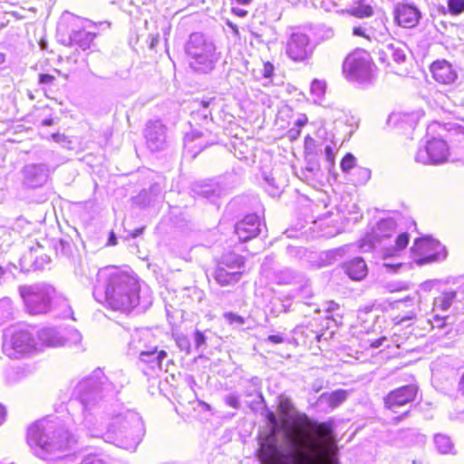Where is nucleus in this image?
<instances>
[{
  "instance_id": "f257e3e1",
  "label": "nucleus",
  "mask_w": 464,
  "mask_h": 464,
  "mask_svg": "<svg viewBox=\"0 0 464 464\" xmlns=\"http://www.w3.org/2000/svg\"><path fill=\"white\" fill-rule=\"evenodd\" d=\"M118 392L117 387L105 377L101 370L81 380L75 386L73 394L82 405L84 426L92 430L99 422L98 416L104 413V398H113Z\"/></svg>"
},
{
  "instance_id": "f03ea898",
  "label": "nucleus",
  "mask_w": 464,
  "mask_h": 464,
  "mask_svg": "<svg viewBox=\"0 0 464 464\" xmlns=\"http://www.w3.org/2000/svg\"><path fill=\"white\" fill-rule=\"evenodd\" d=\"M97 278L103 285L105 299L111 309L129 312L138 305L140 286L133 274L111 266L100 269Z\"/></svg>"
},
{
  "instance_id": "7ed1b4c3",
  "label": "nucleus",
  "mask_w": 464,
  "mask_h": 464,
  "mask_svg": "<svg viewBox=\"0 0 464 464\" xmlns=\"http://www.w3.org/2000/svg\"><path fill=\"white\" fill-rule=\"evenodd\" d=\"M26 439L34 454L43 459L69 450L76 442L67 430L49 419L31 424L27 429Z\"/></svg>"
},
{
  "instance_id": "20e7f679",
  "label": "nucleus",
  "mask_w": 464,
  "mask_h": 464,
  "mask_svg": "<svg viewBox=\"0 0 464 464\" xmlns=\"http://www.w3.org/2000/svg\"><path fill=\"white\" fill-rule=\"evenodd\" d=\"M145 433L140 416L127 411L116 416L109 417L106 440L130 451H134Z\"/></svg>"
},
{
  "instance_id": "39448f33",
  "label": "nucleus",
  "mask_w": 464,
  "mask_h": 464,
  "mask_svg": "<svg viewBox=\"0 0 464 464\" xmlns=\"http://www.w3.org/2000/svg\"><path fill=\"white\" fill-rule=\"evenodd\" d=\"M395 229L396 224L393 219H382L360 240V249L362 252L380 249L384 260L397 256L398 253L408 246L409 234H400L395 239V244L391 245L390 239Z\"/></svg>"
},
{
  "instance_id": "423d86ee",
  "label": "nucleus",
  "mask_w": 464,
  "mask_h": 464,
  "mask_svg": "<svg viewBox=\"0 0 464 464\" xmlns=\"http://www.w3.org/2000/svg\"><path fill=\"white\" fill-rule=\"evenodd\" d=\"M185 52L189 67L201 73L210 72L219 59L214 42L200 33L190 34Z\"/></svg>"
},
{
  "instance_id": "0eeeda50",
  "label": "nucleus",
  "mask_w": 464,
  "mask_h": 464,
  "mask_svg": "<svg viewBox=\"0 0 464 464\" xmlns=\"http://www.w3.org/2000/svg\"><path fill=\"white\" fill-rule=\"evenodd\" d=\"M375 70L371 54L363 49H356L349 53L343 64L345 78L358 83L371 82L375 77Z\"/></svg>"
},
{
  "instance_id": "6e6552de",
  "label": "nucleus",
  "mask_w": 464,
  "mask_h": 464,
  "mask_svg": "<svg viewBox=\"0 0 464 464\" xmlns=\"http://www.w3.org/2000/svg\"><path fill=\"white\" fill-rule=\"evenodd\" d=\"M153 336L149 330H137L130 337L129 353L138 354L140 361L148 363L150 368H161V363L167 356L165 351H158L155 344H151Z\"/></svg>"
},
{
  "instance_id": "1a4fd4ad",
  "label": "nucleus",
  "mask_w": 464,
  "mask_h": 464,
  "mask_svg": "<svg viewBox=\"0 0 464 464\" xmlns=\"http://www.w3.org/2000/svg\"><path fill=\"white\" fill-rule=\"evenodd\" d=\"M19 292L27 311L32 314L47 313L55 295V289L43 283L22 285Z\"/></svg>"
},
{
  "instance_id": "9d476101",
  "label": "nucleus",
  "mask_w": 464,
  "mask_h": 464,
  "mask_svg": "<svg viewBox=\"0 0 464 464\" xmlns=\"http://www.w3.org/2000/svg\"><path fill=\"white\" fill-rule=\"evenodd\" d=\"M4 353L12 359H20L38 352L34 334L28 329H16L3 343Z\"/></svg>"
},
{
  "instance_id": "9b49d317",
  "label": "nucleus",
  "mask_w": 464,
  "mask_h": 464,
  "mask_svg": "<svg viewBox=\"0 0 464 464\" xmlns=\"http://www.w3.org/2000/svg\"><path fill=\"white\" fill-rule=\"evenodd\" d=\"M411 252L415 263L419 266L446 258L445 247L439 241L430 237L416 239L411 246Z\"/></svg>"
},
{
  "instance_id": "f8f14e48",
  "label": "nucleus",
  "mask_w": 464,
  "mask_h": 464,
  "mask_svg": "<svg viewBox=\"0 0 464 464\" xmlns=\"http://www.w3.org/2000/svg\"><path fill=\"white\" fill-rule=\"evenodd\" d=\"M449 146L441 139L427 141L424 148H420L415 154V161L424 165H438L448 160Z\"/></svg>"
},
{
  "instance_id": "ddd939ff",
  "label": "nucleus",
  "mask_w": 464,
  "mask_h": 464,
  "mask_svg": "<svg viewBox=\"0 0 464 464\" xmlns=\"http://www.w3.org/2000/svg\"><path fill=\"white\" fill-rule=\"evenodd\" d=\"M313 53L308 36L303 33H293L286 44V54L295 62H304Z\"/></svg>"
},
{
  "instance_id": "4468645a",
  "label": "nucleus",
  "mask_w": 464,
  "mask_h": 464,
  "mask_svg": "<svg viewBox=\"0 0 464 464\" xmlns=\"http://www.w3.org/2000/svg\"><path fill=\"white\" fill-rule=\"evenodd\" d=\"M21 174L24 187L27 188H37L43 187L47 182L50 169L46 164L30 163L22 168Z\"/></svg>"
},
{
  "instance_id": "2eb2a0df",
  "label": "nucleus",
  "mask_w": 464,
  "mask_h": 464,
  "mask_svg": "<svg viewBox=\"0 0 464 464\" xmlns=\"http://www.w3.org/2000/svg\"><path fill=\"white\" fill-rule=\"evenodd\" d=\"M217 142V137L208 130H192L184 138L186 149L196 157L202 150Z\"/></svg>"
},
{
  "instance_id": "dca6fc26",
  "label": "nucleus",
  "mask_w": 464,
  "mask_h": 464,
  "mask_svg": "<svg viewBox=\"0 0 464 464\" xmlns=\"http://www.w3.org/2000/svg\"><path fill=\"white\" fill-rule=\"evenodd\" d=\"M418 388L413 384L405 385L392 391L384 399L385 406L392 411L415 400Z\"/></svg>"
},
{
  "instance_id": "f3484780",
  "label": "nucleus",
  "mask_w": 464,
  "mask_h": 464,
  "mask_svg": "<svg viewBox=\"0 0 464 464\" xmlns=\"http://www.w3.org/2000/svg\"><path fill=\"white\" fill-rule=\"evenodd\" d=\"M148 147L153 150H163L166 145V127L160 121H150L145 130Z\"/></svg>"
},
{
  "instance_id": "a211bd4d",
  "label": "nucleus",
  "mask_w": 464,
  "mask_h": 464,
  "mask_svg": "<svg viewBox=\"0 0 464 464\" xmlns=\"http://www.w3.org/2000/svg\"><path fill=\"white\" fill-rule=\"evenodd\" d=\"M261 221L256 214L247 215L237 223L235 232L240 241H247L256 237L260 232Z\"/></svg>"
},
{
  "instance_id": "6ab92c4d",
  "label": "nucleus",
  "mask_w": 464,
  "mask_h": 464,
  "mask_svg": "<svg viewBox=\"0 0 464 464\" xmlns=\"http://www.w3.org/2000/svg\"><path fill=\"white\" fill-rule=\"evenodd\" d=\"M396 23L404 28L415 27L420 19V12L411 5L401 4L397 5L394 12Z\"/></svg>"
},
{
  "instance_id": "aec40b11",
  "label": "nucleus",
  "mask_w": 464,
  "mask_h": 464,
  "mask_svg": "<svg viewBox=\"0 0 464 464\" xmlns=\"http://www.w3.org/2000/svg\"><path fill=\"white\" fill-rule=\"evenodd\" d=\"M434 80L442 84L453 83L457 79V72L452 65L445 60L436 61L430 66Z\"/></svg>"
},
{
  "instance_id": "412c9836",
  "label": "nucleus",
  "mask_w": 464,
  "mask_h": 464,
  "mask_svg": "<svg viewBox=\"0 0 464 464\" xmlns=\"http://www.w3.org/2000/svg\"><path fill=\"white\" fill-rule=\"evenodd\" d=\"M36 343L38 351L42 350L44 346L58 347L64 345V336L62 332L53 327H44L39 330L36 334Z\"/></svg>"
},
{
  "instance_id": "4be33fe9",
  "label": "nucleus",
  "mask_w": 464,
  "mask_h": 464,
  "mask_svg": "<svg viewBox=\"0 0 464 464\" xmlns=\"http://www.w3.org/2000/svg\"><path fill=\"white\" fill-rule=\"evenodd\" d=\"M316 452L311 453L308 451L304 452V458L292 457V459L287 464H325L322 459L324 448L321 446L316 447ZM329 464H339L338 460L331 458Z\"/></svg>"
},
{
  "instance_id": "5701e85b",
  "label": "nucleus",
  "mask_w": 464,
  "mask_h": 464,
  "mask_svg": "<svg viewBox=\"0 0 464 464\" xmlns=\"http://www.w3.org/2000/svg\"><path fill=\"white\" fill-rule=\"evenodd\" d=\"M347 276L355 281H360L367 275V266L361 257H355L347 262L344 266Z\"/></svg>"
},
{
  "instance_id": "b1692460",
  "label": "nucleus",
  "mask_w": 464,
  "mask_h": 464,
  "mask_svg": "<svg viewBox=\"0 0 464 464\" xmlns=\"http://www.w3.org/2000/svg\"><path fill=\"white\" fill-rule=\"evenodd\" d=\"M242 276V271H231L224 266H218L215 271V280L222 286L237 283Z\"/></svg>"
},
{
  "instance_id": "393cba45",
  "label": "nucleus",
  "mask_w": 464,
  "mask_h": 464,
  "mask_svg": "<svg viewBox=\"0 0 464 464\" xmlns=\"http://www.w3.org/2000/svg\"><path fill=\"white\" fill-rule=\"evenodd\" d=\"M95 38V34L82 30H73L70 34L72 44L79 46L82 50L90 48Z\"/></svg>"
},
{
  "instance_id": "a878e982",
  "label": "nucleus",
  "mask_w": 464,
  "mask_h": 464,
  "mask_svg": "<svg viewBox=\"0 0 464 464\" xmlns=\"http://www.w3.org/2000/svg\"><path fill=\"white\" fill-rule=\"evenodd\" d=\"M457 294L455 291L444 292L440 295L437 296L433 300V313L439 311L446 312L450 309L454 300L456 299Z\"/></svg>"
},
{
  "instance_id": "bb28decb",
  "label": "nucleus",
  "mask_w": 464,
  "mask_h": 464,
  "mask_svg": "<svg viewBox=\"0 0 464 464\" xmlns=\"http://www.w3.org/2000/svg\"><path fill=\"white\" fill-rule=\"evenodd\" d=\"M218 266H224L231 271H242L243 274L245 268V260L239 255L229 253L222 257Z\"/></svg>"
},
{
  "instance_id": "cd10ccee",
  "label": "nucleus",
  "mask_w": 464,
  "mask_h": 464,
  "mask_svg": "<svg viewBox=\"0 0 464 464\" xmlns=\"http://www.w3.org/2000/svg\"><path fill=\"white\" fill-rule=\"evenodd\" d=\"M348 396V392L344 390H337L331 393L324 392L320 396L321 401H325L328 405L334 409L342 404Z\"/></svg>"
},
{
  "instance_id": "c85d7f7f",
  "label": "nucleus",
  "mask_w": 464,
  "mask_h": 464,
  "mask_svg": "<svg viewBox=\"0 0 464 464\" xmlns=\"http://www.w3.org/2000/svg\"><path fill=\"white\" fill-rule=\"evenodd\" d=\"M422 114L423 113L420 111H416V112H411V113H404L402 115L392 114L390 116L389 121H401V125H403L405 123V124H408L411 128H414L417 125L420 119L421 118Z\"/></svg>"
},
{
  "instance_id": "c756f323",
  "label": "nucleus",
  "mask_w": 464,
  "mask_h": 464,
  "mask_svg": "<svg viewBox=\"0 0 464 464\" xmlns=\"http://www.w3.org/2000/svg\"><path fill=\"white\" fill-rule=\"evenodd\" d=\"M434 444L441 454H449L453 451V443L450 438L445 434L438 433L434 436Z\"/></svg>"
},
{
  "instance_id": "7c9ffc66",
  "label": "nucleus",
  "mask_w": 464,
  "mask_h": 464,
  "mask_svg": "<svg viewBox=\"0 0 464 464\" xmlns=\"http://www.w3.org/2000/svg\"><path fill=\"white\" fill-rule=\"evenodd\" d=\"M326 91V82L324 81L314 79L310 86V93L314 102H320Z\"/></svg>"
},
{
  "instance_id": "2f4dec72",
  "label": "nucleus",
  "mask_w": 464,
  "mask_h": 464,
  "mask_svg": "<svg viewBox=\"0 0 464 464\" xmlns=\"http://www.w3.org/2000/svg\"><path fill=\"white\" fill-rule=\"evenodd\" d=\"M372 36L378 41H384L389 36L388 29L385 25L383 19H376L373 22Z\"/></svg>"
},
{
  "instance_id": "473e14b6",
  "label": "nucleus",
  "mask_w": 464,
  "mask_h": 464,
  "mask_svg": "<svg viewBox=\"0 0 464 464\" xmlns=\"http://www.w3.org/2000/svg\"><path fill=\"white\" fill-rule=\"evenodd\" d=\"M6 381L8 383H14L25 377L27 371L22 367L10 368L6 371Z\"/></svg>"
},
{
  "instance_id": "72a5a7b5",
  "label": "nucleus",
  "mask_w": 464,
  "mask_h": 464,
  "mask_svg": "<svg viewBox=\"0 0 464 464\" xmlns=\"http://www.w3.org/2000/svg\"><path fill=\"white\" fill-rule=\"evenodd\" d=\"M406 45L401 42L394 41V56L393 62L395 63H402L406 61Z\"/></svg>"
},
{
  "instance_id": "f704fd0d",
  "label": "nucleus",
  "mask_w": 464,
  "mask_h": 464,
  "mask_svg": "<svg viewBox=\"0 0 464 464\" xmlns=\"http://www.w3.org/2000/svg\"><path fill=\"white\" fill-rule=\"evenodd\" d=\"M394 56V41L386 44L380 51V60L383 63H387L388 65H391L392 62H393Z\"/></svg>"
},
{
  "instance_id": "c9c22d12",
  "label": "nucleus",
  "mask_w": 464,
  "mask_h": 464,
  "mask_svg": "<svg viewBox=\"0 0 464 464\" xmlns=\"http://www.w3.org/2000/svg\"><path fill=\"white\" fill-rule=\"evenodd\" d=\"M65 344H78L82 341V334L76 329H70L62 333Z\"/></svg>"
},
{
  "instance_id": "e433bc0d",
  "label": "nucleus",
  "mask_w": 464,
  "mask_h": 464,
  "mask_svg": "<svg viewBox=\"0 0 464 464\" xmlns=\"http://www.w3.org/2000/svg\"><path fill=\"white\" fill-rule=\"evenodd\" d=\"M197 193L203 198L214 201L216 198L220 196V189H217L212 186L207 185L200 188L199 190H197Z\"/></svg>"
},
{
  "instance_id": "4c0bfd02",
  "label": "nucleus",
  "mask_w": 464,
  "mask_h": 464,
  "mask_svg": "<svg viewBox=\"0 0 464 464\" xmlns=\"http://www.w3.org/2000/svg\"><path fill=\"white\" fill-rule=\"evenodd\" d=\"M451 14H460L464 12V0H447Z\"/></svg>"
},
{
  "instance_id": "58836bf2",
  "label": "nucleus",
  "mask_w": 464,
  "mask_h": 464,
  "mask_svg": "<svg viewBox=\"0 0 464 464\" xmlns=\"http://www.w3.org/2000/svg\"><path fill=\"white\" fill-rule=\"evenodd\" d=\"M356 159L351 154L347 153L341 161V169L343 172L350 171L355 165Z\"/></svg>"
},
{
  "instance_id": "ea45409f",
  "label": "nucleus",
  "mask_w": 464,
  "mask_h": 464,
  "mask_svg": "<svg viewBox=\"0 0 464 464\" xmlns=\"http://www.w3.org/2000/svg\"><path fill=\"white\" fill-rule=\"evenodd\" d=\"M352 14L359 17H369L372 14V8L370 5H360L352 10Z\"/></svg>"
},
{
  "instance_id": "a19ab883",
  "label": "nucleus",
  "mask_w": 464,
  "mask_h": 464,
  "mask_svg": "<svg viewBox=\"0 0 464 464\" xmlns=\"http://www.w3.org/2000/svg\"><path fill=\"white\" fill-rule=\"evenodd\" d=\"M317 429L321 435L324 436L326 440L330 441L331 436L334 433L332 423L329 421L322 422L317 425Z\"/></svg>"
},
{
  "instance_id": "79ce46f5",
  "label": "nucleus",
  "mask_w": 464,
  "mask_h": 464,
  "mask_svg": "<svg viewBox=\"0 0 464 464\" xmlns=\"http://www.w3.org/2000/svg\"><path fill=\"white\" fill-rule=\"evenodd\" d=\"M280 412L285 418H287L293 409V405L288 399H281L278 405Z\"/></svg>"
},
{
  "instance_id": "37998d69",
  "label": "nucleus",
  "mask_w": 464,
  "mask_h": 464,
  "mask_svg": "<svg viewBox=\"0 0 464 464\" xmlns=\"http://www.w3.org/2000/svg\"><path fill=\"white\" fill-rule=\"evenodd\" d=\"M434 315L432 319H430L429 322L430 323L431 326L433 328H443L445 326V321L447 319L446 315H440L438 313H433Z\"/></svg>"
},
{
  "instance_id": "c03bdc74",
  "label": "nucleus",
  "mask_w": 464,
  "mask_h": 464,
  "mask_svg": "<svg viewBox=\"0 0 464 464\" xmlns=\"http://www.w3.org/2000/svg\"><path fill=\"white\" fill-rule=\"evenodd\" d=\"M224 317L229 324H237L238 325L245 324V319L242 316L231 312L225 313Z\"/></svg>"
},
{
  "instance_id": "a18cd8bd",
  "label": "nucleus",
  "mask_w": 464,
  "mask_h": 464,
  "mask_svg": "<svg viewBox=\"0 0 464 464\" xmlns=\"http://www.w3.org/2000/svg\"><path fill=\"white\" fill-rule=\"evenodd\" d=\"M194 342L197 350H202L206 345V337L200 331L197 330L194 334Z\"/></svg>"
},
{
  "instance_id": "49530a36",
  "label": "nucleus",
  "mask_w": 464,
  "mask_h": 464,
  "mask_svg": "<svg viewBox=\"0 0 464 464\" xmlns=\"http://www.w3.org/2000/svg\"><path fill=\"white\" fill-rule=\"evenodd\" d=\"M225 401L227 405L234 409H238L240 406L239 397L236 394H228L227 396H226Z\"/></svg>"
},
{
  "instance_id": "de8ad7c7",
  "label": "nucleus",
  "mask_w": 464,
  "mask_h": 464,
  "mask_svg": "<svg viewBox=\"0 0 464 464\" xmlns=\"http://www.w3.org/2000/svg\"><path fill=\"white\" fill-rule=\"evenodd\" d=\"M273 73H274V65L269 62L264 63L263 69H262L263 76L265 78H270V77H272Z\"/></svg>"
},
{
  "instance_id": "09e8293b",
  "label": "nucleus",
  "mask_w": 464,
  "mask_h": 464,
  "mask_svg": "<svg viewBox=\"0 0 464 464\" xmlns=\"http://www.w3.org/2000/svg\"><path fill=\"white\" fill-rule=\"evenodd\" d=\"M267 420L269 423L272 425L273 433H275L276 430L279 428V421L275 415L274 412L270 411L267 413Z\"/></svg>"
},
{
  "instance_id": "8fccbe9b",
  "label": "nucleus",
  "mask_w": 464,
  "mask_h": 464,
  "mask_svg": "<svg viewBox=\"0 0 464 464\" xmlns=\"http://www.w3.org/2000/svg\"><path fill=\"white\" fill-rule=\"evenodd\" d=\"M177 344L182 350H186L188 352L189 350V342L186 336H180L177 339Z\"/></svg>"
},
{
  "instance_id": "3c124183",
  "label": "nucleus",
  "mask_w": 464,
  "mask_h": 464,
  "mask_svg": "<svg viewBox=\"0 0 464 464\" xmlns=\"http://www.w3.org/2000/svg\"><path fill=\"white\" fill-rule=\"evenodd\" d=\"M55 77L48 73H41L39 75V82L43 84H50L54 81Z\"/></svg>"
},
{
  "instance_id": "603ef678",
  "label": "nucleus",
  "mask_w": 464,
  "mask_h": 464,
  "mask_svg": "<svg viewBox=\"0 0 464 464\" xmlns=\"http://www.w3.org/2000/svg\"><path fill=\"white\" fill-rule=\"evenodd\" d=\"M383 266L389 272H396L401 266H402V263L401 262H398V263L384 262Z\"/></svg>"
},
{
  "instance_id": "864d4df0",
  "label": "nucleus",
  "mask_w": 464,
  "mask_h": 464,
  "mask_svg": "<svg viewBox=\"0 0 464 464\" xmlns=\"http://www.w3.org/2000/svg\"><path fill=\"white\" fill-rule=\"evenodd\" d=\"M284 341L285 338L281 334H271L266 338V342L275 344L282 343Z\"/></svg>"
},
{
  "instance_id": "5fc2aeb1",
  "label": "nucleus",
  "mask_w": 464,
  "mask_h": 464,
  "mask_svg": "<svg viewBox=\"0 0 464 464\" xmlns=\"http://www.w3.org/2000/svg\"><path fill=\"white\" fill-rule=\"evenodd\" d=\"M353 33L354 35H357V36H362V37H366V38H370L371 37L370 34H367L365 33V29L362 28V26H355V27H353Z\"/></svg>"
},
{
  "instance_id": "6e6d98bb",
  "label": "nucleus",
  "mask_w": 464,
  "mask_h": 464,
  "mask_svg": "<svg viewBox=\"0 0 464 464\" xmlns=\"http://www.w3.org/2000/svg\"><path fill=\"white\" fill-rule=\"evenodd\" d=\"M339 309V304L334 301H330L326 304L325 311L327 314H331Z\"/></svg>"
},
{
  "instance_id": "4d7b16f0",
  "label": "nucleus",
  "mask_w": 464,
  "mask_h": 464,
  "mask_svg": "<svg viewBox=\"0 0 464 464\" xmlns=\"http://www.w3.org/2000/svg\"><path fill=\"white\" fill-rule=\"evenodd\" d=\"M324 153H325L326 160L330 163H333L334 156V150H333L332 147L331 146H326L324 148Z\"/></svg>"
},
{
  "instance_id": "13d9d810",
  "label": "nucleus",
  "mask_w": 464,
  "mask_h": 464,
  "mask_svg": "<svg viewBox=\"0 0 464 464\" xmlns=\"http://www.w3.org/2000/svg\"><path fill=\"white\" fill-rule=\"evenodd\" d=\"M307 121H308V120H307V117H306L305 115H304V114H303V115H300V116L296 119V121H295V125L296 127H298V129H300V128L304 127V126L307 123Z\"/></svg>"
},
{
  "instance_id": "bf43d9fd",
  "label": "nucleus",
  "mask_w": 464,
  "mask_h": 464,
  "mask_svg": "<svg viewBox=\"0 0 464 464\" xmlns=\"http://www.w3.org/2000/svg\"><path fill=\"white\" fill-rule=\"evenodd\" d=\"M232 12L239 17H245L247 14V11L237 7H233Z\"/></svg>"
},
{
  "instance_id": "052dcab7",
  "label": "nucleus",
  "mask_w": 464,
  "mask_h": 464,
  "mask_svg": "<svg viewBox=\"0 0 464 464\" xmlns=\"http://www.w3.org/2000/svg\"><path fill=\"white\" fill-rule=\"evenodd\" d=\"M276 453H277L276 446L274 444L268 445V452H267L266 458H270Z\"/></svg>"
},
{
  "instance_id": "680f3d73",
  "label": "nucleus",
  "mask_w": 464,
  "mask_h": 464,
  "mask_svg": "<svg viewBox=\"0 0 464 464\" xmlns=\"http://www.w3.org/2000/svg\"><path fill=\"white\" fill-rule=\"evenodd\" d=\"M300 129H291L289 131H288V134H289V137L291 139H296L299 135H300Z\"/></svg>"
},
{
  "instance_id": "e2e57ef3",
  "label": "nucleus",
  "mask_w": 464,
  "mask_h": 464,
  "mask_svg": "<svg viewBox=\"0 0 464 464\" xmlns=\"http://www.w3.org/2000/svg\"><path fill=\"white\" fill-rule=\"evenodd\" d=\"M387 339L386 337H382L380 339H377L372 343V347L378 348L382 345L383 342H385Z\"/></svg>"
},
{
  "instance_id": "0e129e2a",
  "label": "nucleus",
  "mask_w": 464,
  "mask_h": 464,
  "mask_svg": "<svg viewBox=\"0 0 464 464\" xmlns=\"http://www.w3.org/2000/svg\"><path fill=\"white\" fill-rule=\"evenodd\" d=\"M286 277L283 280H279L278 283L279 284H289L291 279L293 278V276H292V273L289 272V271H286Z\"/></svg>"
},
{
  "instance_id": "69168bd1",
  "label": "nucleus",
  "mask_w": 464,
  "mask_h": 464,
  "mask_svg": "<svg viewBox=\"0 0 464 464\" xmlns=\"http://www.w3.org/2000/svg\"><path fill=\"white\" fill-rule=\"evenodd\" d=\"M398 304L400 303H410V305L411 306H413L414 305V298L413 297H411V296H407L406 298H404L403 300H399L397 301Z\"/></svg>"
},
{
  "instance_id": "338daca9",
  "label": "nucleus",
  "mask_w": 464,
  "mask_h": 464,
  "mask_svg": "<svg viewBox=\"0 0 464 464\" xmlns=\"http://www.w3.org/2000/svg\"><path fill=\"white\" fill-rule=\"evenodd\" d=\"M143 231V227L135 229L133 232L130 234V237L135 238L139 237Z\"/></svg>"
},
{
  "instance_id": "774afa93",
  "label": "nucleus",
  "mask_w": 464,
  "mask_h": 464,
  "mask_svg": "<svg viewBox=\"0 0 464 464\" xmlns=\"http://www.w3.org/2000/svg\"><path fill=\"white\" fill-rule=\"evenodd\" d=\"M459 392L464 394V374L462 375L459 383Z\"/></svg>"
}]
</instances>
